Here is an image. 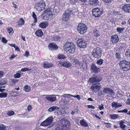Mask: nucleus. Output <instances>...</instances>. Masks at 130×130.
<instances>
[{
	"instance_id": "680f3d73",
	"label": "nucleus",
	"mask_w": 130,
	"mask_h": 130,
	"mask_svg": "<svg viewBox=\"0 0 130 130\" xmlns=\"http://www.w3.org/2000/svg\"><path fill=\"white\" fill-rule=\"evenodd\" d=\"M102 106L99 105V109L100 110H101L104 108V107H103V105L102 104Z\"/></svg>"
},
{
	"instance_id": "c756f323",
	"label": "nucleus",
	"mask_w": 130,
	"mask_h": 130,
	"mask_svg": "<svg viewBox=\"0 0 130 130\" xmlns=\"http://www.w3.org/2000/svg\"><path fill=\"white\" fill-rule=\"evenodd\" d=\"M31 87L30 86L26 85L24 87V90L26 92H29L31 90Z\"/></svg>"
},
{
	"instance_id": "a19ab883",
	"label": "nucleus",
	"mask_w": 130,
	"mask_h": 130,
	"mask_svg": "<svg viewBox=\"0 0 130 130\" xmlns=\"http://www.w3.org/2000/svg\"><path fill=\"white\" fill-rule=\"evenodd\" d=\"M112 1L113 0H103L104 3L108 5L111 3Z\"/></svg>"
},
{
	"instance_id": "b1692460",
	"label": "nucleus",
	"mask_w": 130,
	"mask_h": 130,
	"mask_svg": "<svg viewBox=\"0 0 130 130\" xmlns=\"http://www.w3.org/2000/svg\"><path fill=\"white\" fill-rule=\"evenodd\" d=\"M93 34L96 38L99 37L100 36V33L99 31L96 29H94L93 30Z\"/></svg>"
},
{
	"instance_id": "09e8293b",
	"label": "nucleus",
	"mask_w": 130,
	"mask_h": 130,
	"mask_svg": "<svg viewBox=\"0 0 130 130\" xmlns=\"http://www.w3.org/2000/svg\"><path fill=\"white\" fill-rule=\"evenodd\" d=\"M14 112L13 111H10L7 113V114L9 116H11L13 115Z\"/></svg>"
},
{
	"instance_id": "1a4fd4ad",
	"label": "nucleus",
	"mask_w": 130,
	"mask_h": 130,
	"mask_svg": "<svg viewBox=\"0 0 130 130\" xmlns=\"http://www.w3.org/2000/svg\"><path fill=\"white\" fill-rule=\"evenodd\" d=\"M53 118L52 116L48 118L40 124V126H47L50 125L53 122Z\"/></svg>"
},
{
	"instance_id": "f3484780",
	"label": "nucleus",
	"mask_w": 130,
	"mask_h": 130,
	"mask_svg": "<svg viewBox=\"0 0 130 130\" xmlns=\"http://www.w3.org/2000/svg\"><path fill=\"white\" fill-rule=\"evenodd\" d=\"M45 98L47 100L52 102H55L57 100L56 97L55 95H46Z\"/></svg>"
},
{
	"instance_id": "79ce46f5",
	"label": "nucleus",
	"mask_w": 130,
	"mask_h": 130,
	"mask_svg": "<svg viewBox=\"0 0 130 130\" xmlns=\"http://www.w3.org/2000/svg\"><path fill=\"white\" fill-rule=\"evenodd\" d=\"M125 55L127 57H130V49H128L127 50Z\"/></svg>"
},
{
	"instance_id": "58836bf2",
	"label": "nucleus",
	"mask_w": 130,
	"mask_h": 130,
	"mask_svg": "<svg viewBox=\"0 0 130 130\" xmlns=\"http://www.w3.org/2000/svg\"><path fill=\"white\" fill-rule=\"evenodd\" d=\"M124 29V28H120L118 27L117 28V30L119 33H122V31Z\"/></svg>"
},
{
	"instance_id": "69168bd1",
	"label": "nucleus",
	"mask_w": 130,
	"mask_h": 130,
	"mask_svg": "<svg viewBox=\"0 0 130 130\" xmlns=\"http://www.w3.org/2000/svg\"><path fill=\"white\" fill-rule=\"evenodd\" d=\"M122 104L121 103H117V108L120 107H122Z\"/></svg>"
},
{
	"instance_id": "5701e85b",
	"label": "nucleus",
	"mask_w": 130,
	"mask_h": 130,
	"mask_svg": "<svg viewBox=\"0 0 130 130\" xmlns=\"http://www.w3.org/2000/svg\"><path fill=\"white\" fill-rule=\"evenodd\" d=\"M63 67L69 68L71 66L72 64L69 61H64L63 64Z\"/></svg>"
},
{
	"instance_id": "c85d7f7f",
	"label": "nucleus",
	"mask_w": 130,
	"mask_h": 130,
	"mask_svg": "<svg viewBox=\"0 0 130 130\" xmlns=\"http://www.w3.org/2000/svg\"><path fill=\"white\" fill-rule=\"evenodd\" d=\"M109 117L110 119L113 120L117 119L119 117V115L116 114H110L109 115Z\"/></svg>"
},
{
	"instance_id": "dca6fc26",
	"label": "nucleus",
	"mask_w": 130,
	"mask_h": 130,
	"mask_svg": "<svg viewBox=\"0 0 130 130\" xmlns=\"http://www.w3.org/2000/svg\"><path fill=\"white\" fill-rule=\"evenodd\" d=\"M42 66L45 69H49L53 66V64L52 63H49L47 61H45L43 62Z\"/></svg>"
},
{
	"instance_id": "8fccbe9b",
	"label": "nucleus",
	"mask_w": 130,
	"mask_h": 130,
	"mask_svg": "<svg viewBox=\"0 0 130 130\" xmlns=\"http://www.w3.org/2000/svg\"><path fill=\"white\" fill-rule=\"evenodd\" d=\"M117 103L116 102H113L111 103V106L112 107H115L117 108Z\"/></svg>"
},
{
	"instance_id": "6e6d98bb",
	"label": "nucleus",
	"mask_w": 130,
	"mask_h": 130,
	"mask_svg": "<svg viewBox=\"0 0 130 130\" xmlns=\"http://www.w3.org/2000/svg\"><path fill=\"white\" fill-rule=\"evenodd\" d=\"M4 72L3 71H0V78H2L4 75Z\"/></svg>"
},
{
	"instance_id": "393cba45",
	"label": "nucleus",
	"mask_w": 130,
	"mask_h": 130,
	"mask_svg": "<svg viewBox=\"0 0 130 130\" xmlns=\"http://www.w3.org/2000/svg\"><path fill=\"white\" fill-rule=\"evenodd\" d=\"M59 108L58 106H53L50 107L48 109V110L49 112H52L56 110L59 109Z\"/></svg>"
},
{
	"instance_id": "6e6552de",
	"label": "nucleus",
	"mask_w": 130,
	"mask_h": 130,
	"mask_svg": "<svg viewBox=\"0 0 130 130\" xmlns=\"http://www.w3.org/2000/svg\"><path fill=\"white\" fill-rule=\"evenodd\" d=\"M102 77L101 76L94 74L89 79L88 82L92 83L94 82H99L102 80Z\"/></svg>"
},
{
	"instance_id": "4be33fe9",
	"label": "nucleus",
	"mask_w": 130,
	"mask_h": 130,
	"mask_svg": "<svg viewBox=\"0 0 130 130\" xmlns=\"http://www.w3.org/2000/svg\"><path fill=\"white\" fill-rule=\"evenodd\" d=\"M80 123L81 125L85 127H88V126L87 123L86 122L85 120L84 119H82L80 120Z\"/></svg>"
},
{
	"instance_id": "473e14b6",
	"label": "nucleus",
	"mask_w": 130,
	"mask_h": 130,
	"mask_svg": "<svg viewBox=\"0 0 130 130\" xmlns=\"http://www.w3.org/2000/svg\"><path fill=\"white\" fill-rule=\"evenodd\" d=\"M120 121V122L119 123L120 127L122 129L124 130V129L125 128L126 126L125 125L123 124L125 122L122 120H121Z\"/></svg>"
},
{
	"instance_id": "ddd939ff",
	"label": "nucleus",
	"mask_w": 130,
	"mask_h": 130,
	"mask_svg": "<svg viewBox=\"0 0 130 130\" xmlns=\"http://www.w3.org/2000/svg\"><path fill=\"white\" fill-rule=\"evenodd\" d=\"M48 47L50 50L53 51L57 50L59 47L55 43L52 42L49 44L48 45Z\"/></svg>"
},
{
	"instance_id": "aec40b11",
	"label": "nucleus",
	"mask_w": 130,
	"mask_h": 130,
	"mask_svg": "<svg viewBox=\"0 0 130 130\" xmlns=\"http://www.w3.org/2000/svg\"><path fill=\"white\" fill-rule=\"evenodd\" d=\"M48 23L47 22H44L41 23L39 25V27L41 28L45 29L48 26Z\"/></svg>"
},
{
	"instance_id": "c9c22d12",
	"label": "nucleus",
	"mask_w": 130,
	"mask_h": 130,
	"mask_svg": "<svg viewBox=\"0 0 130 130\" xmlns=\"http://www.w3.org/2000/svg\"><path fill=\"white\" fill-rule=\"evenodd\" d=\"M7 93H0V98H5L7 96Z\"/></svg>"
},
{
	"instance_id": "ea45409f",
	"label": "nucleus",
	"mask_w": 130,
	"mask_h": 130,
	"mask_svg": "<svg viewBox=\"0 0 130 130\" xmlns=\"http://www.w3.org/2000/svg\"><path fill=\"white\" fill-rule=\"evenodd\" d=\"M21 76L20 73H17L14 75V78H19Z\"/></svg>"
},
{
	"instance_id": "0e129e2a",
	"label": "nucleus",
	"mask_w": 130,
	"mask_h": 130,
	"mask_svg": "<svg viewBox=\"0 0 130 130\" xmlns=\"http://www.w3.org/2000/svg\"><path fill=\"white\" fill-rule=\"evenodd\" d=\"M16 57V56H15L14 54H12L10 57V59H12Z\"/></svg>"
},
{
	"instance_id": "de8ad7c7",
	"label": "nucleus",
	"mask_w": 130,
	"mask_h": 130,
	"mask_svg": "<svg viewBox=\"0 0 130 130\" xmlns=\"http://www.w3.org/2000/svg\"><path fill=\"white\" fill-rule=\"evenodd\" d=\"M103 124H106L107 125L106 127H107V128H110L111 127V124L110 123L104 122L103 123Z\"/></svg>"
},
{
	"instance_id": "603ef678",
	"label": "nucleus",
	"mask_w": 130,
	"mask_h": 130,
	"mask_svg": "<svg viewBox=\"0 0 130 130\" xmlns=\"http://www.w3.org/2000/svg\"><path fill=\"white\" fill-rule=\"evenodd\" d=\"M2 41L4 44L8 42L7 40L4 37H3L2 38Z\"/></svg>"
},
{
	"instance_id": "864d4df0",
	"label": "nucleus",
	"mask_w": 130,
	"mask_h": 130,
	"mask_svg": "<svg viewBox=\"0 0 130 130\" xmlns=\"http://www.w3.org/2000/svg\"><path fill=\"white\" fill-rule=\"evenodd\" d=\"M27 110L28 111H30L32 108V107L30 105H29L27 107Z\"/></svg>"
},
{
	"instance_id": "4c0bfd02",
	"label": "nucleus",
	"mask_w": 130,
	"mask_h": 130,
	"mask_svg": "<svg viewBox=\"0 0 130 130\" xmlns=\"http://www.w3.org/2000/svg\"><path fill=\"white\" fill-rule=\"evenodd\" d=\"M54 40L55 41H60L61 39L60 37L58 36H55L53 38Z\"/></svg>"
},
{
	"instance_id": "0eeeda50",
	"label": "nucleus",
	"mask_w": 130,
	"mask_h": 130,
	"mask_svg": "<svg viewBox=\"0 0 130 130\" xmlns=\"http://www.w3.org/2000/svg\"><path fill=\"white\" fill-rule=\"evenodd\" d=\"M87 41L82 38H78L77 41L78 46L80 48H85L86 47Z\"/></svg>"
},
{
	"instance_id": "6ab92c4d",
	"label": "nucleus",
	"mask_w": 130,
	"mask_h": 130,
	"mask_svg": "<svg viewBox=\"0 0 130 130\" xmlns=\"http://www.w3.org/2000/svg\"><path fill=\"white\" fill-rule=\"evenodd\" d=\"M122 9L126 13H130V5L128 4L124 5L122 7Z\"/></svg>"
},
{
	"instance_id": "3c124183",
	"label": "nucleus",
	"mask_w": 130,
	"mask_h": 130,
	"mask_svg": "<svg viewBox=\"0 0 130 130\" xmlns=\"http://www.w3.org/2000/svg\"><path fill=\"white\" fill-rule=\"evenodd\" d=\"M79 2L78 0H71L70 2L72 4H74L76 2L78 3Z\"/></svg>"
},
{
	"instance_id": "e433bc0d",
	"label": "nucleus",
	"mask_w": 130,
	"mask_h": 130,
	"mask_svg": "<svg viewBox=\"0 0 130 130\" xmlns=\"http://www.w3.org/2000/svg\"><path fill=\"white\" fill-rule=\"evenodd\" d=\"M35 8L37 9V10L39 11H41L43 10V9H42V8H41L37 4L35 6Z\"/></svg>"
},
{
	"instance_id": "052dcab7",
	"label": "nucleus",
	"mask_w": 130,
	"mask_h": 130,
	"mask_svg": "<svg viewBox=\"0 0 130 130\" xmlns=\"http://www.w3.org/2000/svg\"><path fill=\"white\" fill-rule=\"evenodd\" d=\"M12 4L13 7H14L15 8L17 9L18 8V6L16 4H15L14 2H12Z\"/></svg>"
},
{
	"instance_id": "2eb2a0df",
	"label": "nucleus",
	"mask_w": 130,
	"mask_h": 130,
	"mask_svg": "<svg viewBox=\"0 0 130 130\" xmlns=\"http://www.w3.org/2000/svg\"><path fill=\"white\" fill-rule=\"evenodd\" d=\"M119 40V37L117 35H112L111 37L110 41L113 44H116L118 42Z\"/></svg>"
},
{
	"instance_id": "39448f33",
	"label": "nucleus",
	"mask_w": 130,
	"mask_h": 130,
	"mask_svg": "<svg viewBox=\"0 0 130 130\" xmlns=\"http://www.w3.org/2000/svg\"><path fill=\"white\" fill-rule=\"evenodd\" d=\"M77 28L78 32L81 34H83L85 33L87 29L86 25L83 23L79 24Z\"/></svg>"
},
{
	"instance_id": "7ed1b4c3",
	"label": "nucleus",
	"mask_w": 130,
	"mask_h": 130,
	"mask_svg": "<svg viewBox=\"0 0 130 130\" xmlns=\"http://www.w3.org/2000/svg\"><path fill=\"white\" fill-rule=\"evenodd\" d=\"M73 14L72 10L69 9L66 10L63 13L62 17V20L64 21H68L69 20V18L71 14Z\"/></svg>"
},
{
	"instance_id": "bf43d9fd",
	"label": "nucleus",
	"mask_w": 130,
	"mask_h": 130,
	"mask_svg": "<svg viewBox=\"0 0 130 130\" xmlns=\"http://www.w3.org/2000/svg\"><path fill=\"white\" fill-rule=\"evenodd\" d=\"M0 130H7L3 126L0 125Z\"/></svg>"
},
{
	"instance_id": "7c9ffc66",
	"label": "nucleus",
	"mask_w": 130,
	"mask_h": 130,
	"mask_svg": "<svg viewBox=\"0 0 130 130\" xmlns=\"http://www.w3.org/2000/svg\"><path fill=\"white\" fill-rule=\"evenodd\" d=\"M57 58L59 59H64L67 58L66 56L61 53L58 54L57 55Z\"/></svg>"
},
{
	"instance_id": "bb28decb",
	"label": "nucleus",
	"mask_w": 130,
	"mask_h": 130,
	"mask_svg": "<svg viewBox=\"0 0 130 130\" xmlns=\"http://www.w3.org/2000/svg\"><path fill=\"white\" fill-rule=\"evenodd\" d=\"M75 46L74 45L68 49L67 52L71 54L75 52Z\"/></svg>"
},
{
	"instance_id": "13d9d810",
	"label": "nucleus",
	"mask_w": 130,
	"mask_h": 130,
	"mask_svg": "<svg viewBox=\"0 0 130 130\" xmlns=\"http://www.w3.org/2000/svg\"><path fill=\"white\" fill-rule=\"evenodd\" d=\"M87 106L89 108L93 109H94L95 108V107L94 106L92 105H87Z\"/></svg>"
},
{
	"instance_id": "2f4dec72",
	"label": "nucleus",
	"mask_w": 130,
	"mask_h": 130,
	"mask_svg": "<svg viewBox=\"0 0 130 130\" xmlns=\"http://www.w3.org/2000/svg\"><path fill=\"white\" fill-rule=\"evenodd\" d=\"M99 3L98 0H90V5H96Z\"/></svg>"
},
{
	"instance_id": "49530a36",
	"label": "nucleus",
	"mask_w": 130,
	"mask_h": 130,
	"mask_svg": "<svg viewBox=\"0 0 130 130\" xmlns=\"http://www.w3.org/2000/svg\"><path fill=\"white\" fill-rule=\"evenodd\" d=\"M31 70V69H29L27 68H22L21 70V71L22 72H25L26 71H30Z\"/></svg>"
},
{
	"instance_id": "4468645a",
	"label": "nucleus",
	"mask_w": 130,
	"mask_h": 130,
	"mask_svg": "<svg viewBox=\"0 0 130 130\" xmlns=\"http://www.w3.org/2000/svg\"><path fill=\"white\" fill-rule=\"evenodd\" d=\"M74 45L73 43L72 42H66L64 45V50L67 53L68 49Z\"/></svg>"
},
{
	"instance_id": "72a5a7b5",
	"label": "nucleus",
	"mask_w": 130,
	"mask_h": 130,
	"mask_svg": "<svg viewBox=\"0 0 130 130\" xmlns=\"http://www.w3.org/2000/svg\"><path fill=\"white\" fill-rule=\"evenodd\" d=\"M8 32L11 35H12L14 33V31L11 27H9L7 28Z\"/></svg>"
},
{
	"instance_id": "5fc2aeb1",
	"label": "nucleus",
	"mask_w": 130,
	"mask_h": 130,
	"mask_svg": "<svg viewBox=\"0 0 130 130\" xmlns=\"http://www.w3.org/2000/svg\"><path fill=\"white\" fill-rule=\"evenodd\" d=\"M125 103L126 105H130V98L128 99L126 101Z\"/></svg>"
},
{
	"instance_id": "a211bd4d",
	"label": "nucleus",
	"mask_w": 130,
	"mask_h": 130,
	"mask_svg": "<svg viewBox=\"0 0 130 130\" xmlns=\"http://www.w3.org/2000/svg\"><path fill=\"white\" fill-rule=\"evenodd\" d=\"M103 92L105 94L108 93L110 94L111 95H112L113 93H114L113 91L108 87L104 88Z\"/></svg>"
},
{
	"instance_id": "37998d69",
	"label": "nucleus",
	"mask_w": 130,
	"mask_h": 130,
	"mask_svg": "<svg viewBox=\"0 0 130 130\" xmlns=\"http://www.w3.org/2000/svg\"><path fill=\"white\" fill-rule=\"evenodd\" d=\"M115 56L116 59L119 60L121 58V56L120 54L119 53H117L115 54Z\"/></svg>"
},
{
	"instance_id": "9b49d317",
	"label": "nucleus",
	"mask_w": 130,
	"mask_h": 130,
	"mask_svg": "<svg viewBox=\"0 0 130 130\" xmlns=\"http://www.w3.org/2000/svg\"><path fill=\"white\" fill-rule=\"evenodd\" d=\"M92 12L93 15L97 17H100L103 13L102 11L98 8L93 9Z\"/></svg>"
},
{
	"instance_id": "c03bdc74",
	"label": "nucleus",
	"mask_w": 130,
	"mask_h": 130,
	"mask_svg": "<svg viewBox=\"0 0 130 130\" xmlns=\"http://www.w3.org/2000/svg\"><path fill=\"white\" fill-rule=\"evenodd\" d=\"M7 82L6 80L5 79L2 80H0V85H3L6 84Z\"/></svg>"
},
{
	"instance_id": "20e7f679",
	"label": "nucleus",
	"mask_w": 130,
	"mask_h": 130,
	"mask_svg": "<svg viewBox=\"0 0 130 130\" xmlns=\"http://www.w3.org/2000/svg\"><path fill=\"white\" fill-rule=\"evenodd\" d=\"M119 65L120 68L125 71H127L130 69V63L126 60H123L120 62Z\"/></svg>"
},
{
	"instance_id": "f03ea898",
	"label": "nucleus",
	"mask_w": 130,
	"mask_h": 130,
	"mask_svg": "<svg viewBox=\"0 0 130 130\" xmlns=\"http://www.w3.org/2000/svg\"><path fill=\"white\" fill-rule=\"evenodd\" d=\"M54 6H51V7H49L45 10V15L44 16V18H46L48 19H49L52 17L53 14H52V11L54 10Z\"/></svg>"
},
{
	"instance_id": "a878e982",
	"label": "nucleus",
	"mask_w": 130,
	"mask_h": 130,
	"mask_svg": "<svg viewBox=\"0 0 130 130\" xmlns=\"http://www.w3.org/2000/svg\"><path fill=\"white\" fill-rule=\"evenodd\" d=\"M37 4L39 6L43 9L45 8L46 7L45 2L43 1H41L39 3H38Z\"/></svg>"
},
{
	"instance_id": "338daca9",
	"label": "nucleus",
	"mask_w": 130,
	"mask_h": 130,
	"mask_svg": "<svg viewBox=\"0 0 130 130\" xmlns=\"http://www.w3.org/2000/svg\"><path fill=\"white\" fill-rule=\"evenodd\" d=\"M97 119H101V118L99 116H98L96 114H94L93 115Z\"/></svg>"
},
{
	"instance_id": "423d86ee",
	"label": "nucleus",
	"mask_w": 130,
	"mask_h": 130,
	"mask_svg": "<svg viewBox=\"0 0 130 130\" xmlns=\"http://www.w3.org/2000/svg\"><path fill=\"white\" fill-rule=\"evenodd\" d=\"M101 49L99 47H98L93 49L92 52V55L95 58H99L102 56Z\"/></svg>"
},
{
	"instance_id": "9d476101",
	"label": "nucleus",
	"mask_w": 130,
	"mask_h": 130,
	"mask_svg": "<svg viewBox=\"0 0 130 130\" xmlns=\"http://www.w3.org/2000/svg\"><path fill=\"white\" fill-rule=\"evenodd\" d=\"M100 83L93 84L91 87V89L93 92H96L100 90L101 88V85H99Z\"/></svg>"
},
{
	"instance_id": "a18cd8bd",
	"label": "nucleus",
	"mask_w": 130,
	"mask_h": 130,
	"mask_svg": "<svg viewBox=\"0 0 130 130\" xmlns=\"http://www.w3.org/2000/svg\"><path fill=\"white\" fill-rule=\"evenodd\" d=\"M103 62V60L102 59H100L97 61L96 63L98 65H101Z\"/></svg>"
},
{
	"instance_id": "f257e3e1",
	"label": "nucleus",
	"mask_w": 130,
	"mask_h": 130,
	"mask_svg": "<svg viewBox=\"0 0 130 130\" xmlns=\"http://www.w3.org/2000/svg\"><path fill=\"white\" fill-rule=\"evenodd\" d=\"M70 122L65 118L61 119L57 127L58 130H68Z\"/></svg>"
},
{
	"instance_id": "e2e57ef3",
	"label": "nucleus",
	"mask_w": 130,
	"mask_h": 130,
	"mask_svg": "<svg viewBox=\"0 0 130 130\" xmlns=\"http://www.w3.org/2000/svg\"><path fill=\"white\" fill-rule=\"evenodd\" d=\"M11 80L12 82L14 83H16L18 81V80L17 79H13Z\"/></svg>"
},
{
	"instance_id": "412c9836",
	"label": "nucleus",
	"mask_w": 130,
	"mask_h": 130,
	"mask_svg": "<svg viewBox=\"0 0 130 130\" xmlns=\"http://www.w3.org/2000/svg\"><path fill=\"white\" fill-rule=\"evenodd\" d=\"M36 36L39 37H41L43 35V33L41 29H39L35 33Z\"/></svg>"
},
{
	"instance_id": "f704fd0d",
	"label": "nucleus",
	"mask_w": 130,
	"mask_h": 130,
	"mask_svg": "<svg viewBox=\"0 0 130 130\" xmlns=\"http://www.w3.org/2000/svg\"><path fill=\"white\" fill-rule=\"evenodd\" d=\"M32 17L34 19V22L36 23L37 22L38 19L36 15V14L34 12H33L32 13Z\"/></svg>"
},
{
	"instance_id": "774afa93",
	"label": "nucleus",
	"mask_w": 130,
	"mask_h": 130,
	"mask_svg": "<svg viewBox=\"0 0 130 130\" xmlns=\"http://www.w3.org/2000/svg\"><path fill=\"white\" fill-rule=\"evenodd\" d=\"M87 1V0H78L79 2V1L81 2L84 4Z\"/></svg>"
},
{
	"instance_id": "cd10ccee",
	"label": "nucleus",
	"mask_w": 130,
	"mask_h": 130,
	"mask_svg": "<svg viewBox=\"0 0 130 130\" xmlns=\"http://www.w3.org/2000/svg\"><path fill=\"white\" fill-rule=\"evenodd\" d=\"M25 23V21L23 19L21 18L19 19L18 22V25L20 26L23 25Z\"/></svg>"
},
{
	"instance_id": "f8f14e48",
	"label": "nucleus",
	"mask_w": 130,
	"mask_h": 130,
	"mask_svg": "<svg viewBox=\"0 0 130 130\" xmlns=\"http://www.w3.org/2000/svg\"><path fill=\"white\" fill-rule=\"evenodd\" d=\"M91 71L92 73L96 74L100 71V69L94 63H92L91 65Z\"/></svg>"
},
{
	"instance_id": "4d7b16f0",
	"label": "nucleus",
	"mask_w": 130,
	"mask_h": 130,
	"mask_svg": "<svg viewBox=\"0 0 130 130\" xmlns=\"http://www.w3.org/2000/svg\"><path fill=\"white\" fill-rule=\"evenodd\" d=\"M57 64L59 65L60 64L61 66H63V62H61L60 61H58Z\"/></svg>"
}]
</instances>
